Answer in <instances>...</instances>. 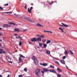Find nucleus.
I'll use <instances>...</instances> for the list:
<instances>
[{"instance_id":"1","label":"nucleus","mask_w":77,"mask_h":77,"mask_svg":"<svg viewBox=\"0 0 77 77\" xmlns=\"http://www.w3.org/2000/svg\"><path fill=\"white\" fill-rule=\"evenodd\" d=\"M32 59L33 60L35 64V65H37L38 64V60L36 59V58L35 56H33L32 57Z\"/></svg>"},{"instance_id":"2","label":"nucleus","mask_w":77,"mask_h":77,"mask_svg":"<svg viewBox=\"0 0 77 77\" xmlns=\"http://www.w3.org/2000/svg\"><path fill=\"white\" fill-rule=\"evenodd\" d=\"M31 41H32V42H36V41H39V37H38V38H33L31 39Z\"/></svg>"},{"instance_id":"3","label":"nucleus","mask_w":77,"mask_h":77,"mask_svg":"<svg viewBox=\"0 0 77 77\" xmlns=\"http://www.w3.org/2000/svg\"><path fill=\"white\" fill-rule=\"evenodd\" d=\"M32 9H33V7H30V9L29 8H28V12H29V14H31V13H32Z\"/></svg>"},{"instance_id":"4","label":"nucleus","mask_w":77,"mask_h":77,"mask_svg":"<svg viewBox=\"0 0 77 77\" xmlns=\"http://www.w3.org/2000/svg\"><path fill=\"white\" fill-rule=\"evenodd\" d=\"M62 24L63 25H60V26H61L62 27H69V25H66L63 23H62Z\"/></svg>"},{"instance_id":"5","label":"nucleus","mask_w":77,"mask_h":77,"mask_svg":"<svg viewBox=\"0 0 77 77\" xmlns=\"http://www.w3.org/2000/svg\"><path fill=\"white\" fill-rule=\"evenodd\" d=\"M35 74L37 76H39V69H38L35 72Z\"/></svg>"},{"instance_id":"6","label":"nucleus","mask_w":77,"mask_h":77,"mask_svg":"<svg viewBox=\"0 0 77 77\" xmlns=\"http://www.w3.org/2000/svg\"><path fill=\"white\" fill-rule=\"evenodd\" d=\"M43 70L44 72H48V71H49V70H48V69L46 68H44Z\"/></svg>"},{"instance_id":"7","label":"nucleus","mask_w":77,"mask_h":77,"mask_svg":"<svg viewBox=\"0 0 77 77\" xmlns=\"http://www.w3.org/2000/svg\"><path fill=\"white\" fill-rule=\"evenodd\" d=\"M19 61L18 62V63H21L22 62H23V60L21 57H19Z\"/></svg>"},{"instance_id":"8","label":"nucleus","mask_w":77,"mask_h":77,"mask_svg":"<svg viewBox=\"0 0 77 77\" xmlns=\"http://www.w3.org/2000/svg\"><path fill=\"white\" fill-rule=\"evenodd\" d=\"M50 72H53L54 73H56V71H54V69H51L50 70Z\"/></svg>"},{"instance_id":"9","label":"nucleus","mask_w":77,"mask_h":77,"mask_svg":"<svg viewBox=\"0 0 77 77\" xmlns=\"http://www.w3.org/2000/svg\"><path fill=\"white\" fill-rule=\"evenodd\" d=\"M11 13H12V12H2V14H11Z\"/></svg>"},{"instance_id":"10","label":"nucleus","mask_w":77,"mask_h":77,"mask_svg":"<svg viewBox=\"0 0 77 77\" xmlns=\"http://www.w3.org/2000/svg\"><path fill=\"white\" fill-rule=\"evenodd\" d=\"M39 37H41L42 38H45V36L44 35H39Z\"/></svg>"},{"instance_id":"11","label":"nucleus","mask_w":77,"mask_h":77,"mask_svg":"<svg viewBox=\"0 0 77 77\" xmlns=\"http://www.w3.org/2000/svg\"><path fill=\"white\" fill-rule=\"evenodd\" d=\"M52 3H50V2L49 3V5H52V4H53V3H54V2H56V3H57V2H56V1H54V2H53L52 1H51Z\"/></svg>"},{"instance_id":"12","label":"nucleus","mask_w":77,"mask_h":77,"mask_svg":"<svg viewBox=\"0 0 77 77\" xmlns=\"http://www.w3.org/2000/svg\"><path fill=\"white\" fill-rule=\"evenodd\" d=\"M60 62L63 64H65V62L64 60H61L60 61Z\"/></svg>"},{"instance_id":"13","label":"nucleus","mask_w":77,"mask_h":77,"mask_svg":"<svg viewBox=\"0 0 77 77\" xmlns=\"http://www.w3.org/2000/svg\"><path fill=\"white\" fill-rule=\"evenodd\" d=\"M64 54H66V55H67L68 54V51H67V50H65L64 51Z\"/></svg>"},{"instance_id":"14","label":"nucleus","mask_w":77,"mask_h":77,"mask_svg":"<svg viewBox=\"0 0 77 77\" xmlns=\"http://www.w3.org/2000/svg\"><path fill=\"white\" fill-rule=\"evenodd\" d=\"M48 65V64L45 63H43L42 64V66H47Z\"/></svg>"},{"instance_id":"15","label":"nucleus","mask_w":77,"mask_h":77,"mask_svg":"<svg viewBox=\"0 0 77 77\" xmlns=\"http://www.w3.org/2000/svg\"><path fill=\"white\" fill-rule=\"evenodd\" d=\"M25 19L27 21H29V18L28 17H26L25 18Z\"/></svg>"},{"instance_id":"16","label":"nucleus","mask_w":77,"mask_h":77,"mask_svg":"<svg viewBox=\"0 0 77 77\" xmlns=\"http://www.w3.org/2000/svg\"><path fill=\"white\" fill-rule=\"evenodd\" d=\"M8 24H12L13 25H15V23H12V22H8Z\"/></svg>"},{"instance_id":"17","label":"nucleus","mask_w":77,"mask_h":77,"mask_svg":"<svg viewBox=\"0 0 77 77\" xmlns=\"http://www.w3.org/2000/svg\"><path fill=\"white\" fill-rule=\"evenodd\" d=\"M69 51L70 52L71 55H74V53L72 52V51L71 50H70Z\"/></svg>"},{"instance_id":"18","label":"nucleus","mask_w":77,"mask_h":77,"mask_svg":"<svg viewBox=\"0 0 77 77\" xmlns=\"http://www.w3.org/2000/svg\"><path fill=\"white\" fill-rule=\"evenodd\" d=\"M55 63L56 64L58 65H60V64H59V63L57 61H55Z\"/></svg>"},{"instance_id":"19","label":"nucleus","mask_w":77,"mask_h":77,"mask_svg":"<svg viewBox=\"0 0 77 77\" xmlns=\"http://www.w3.org/2000/svg\"><path fill=\"white\" fill-rule=\"evenodd\" d=\"M59 29H60V30L62 31V32H64V31H63V29H62V28L59 27Z\"/></svg>"},{"instance_id":"20","label":"nucleus","mask_w":77,"mask_h":77,"mask_svg":"<svg viewBox=\"0 0 77 77\" xmlns=\"http://www.w3.org/2000/svg\"><path fill=\"white\" fill-rule=\"evenodd\" d=\"M50 42H51V41L50 40H48L47 42H46V44H50Z\"/></svg>"},{"instance_id":"21","label":"nucleus","mask_w":77,"mask_h":77,"mask_svg":"<svg viewBox=\"0 0 77 77\" xmlns=\"http://www.w3.org/2000/svg\"><path fill=\"white\" fill-rule=\"evenodd\" d=\"M47 44H43L44 48H46V47H47Z\"/></svg>"},{"instance_id":"22","label":"nucleus","mask_w":77,"mask_h":77,"mask_svg":"<svg viewBox=\"0 0 77 77\" xmlns=\"http://www.w3.org/2000/svg\"><path fill=\"white\" fill-rule=\"evenodd\" d=\"M22 45V41H20L19 42V45L20 46H21V45Z\"/></svg>"},{"instance_id":"23","label":"nucleus","mask_w":77,"mask_h":77,"mask_svg":"<svg viewBox=\"0 0 77 77\" xmlns=\"http://www.w3.org/2000/svg\"><path fill=\"white\" fill-rule=\"evenodd\" d=\"M46 53L48 54H50V52L49 51H47Z\"/></svg>"},{"instance_id":"24","label":"nucleus","mask_w":77,"mask_h":77,"mask_svg":"<svg viewBox=\"0 0 77 77\" xmlns=\"http://www.w3.org/2000/svg\"><path fill=\"white\" fill-rule=\"evenodd\" d=\"M57 70H58V71H60V72H62V70H60V69H59V68H57Z\"/></svg>"},{"instance_id":"25","label":"nucleus","mask_w":77,"mask_h":77,"mask_svg":"<svg viewBox=\"0 0 77 77\" xmlns=\"http://www.w3.org/2000/svg\"><path fill=\"white\" fill-rule=\"evenodd\" d=\"M20 57H23V58H25V57L23 56L21 54H20Z\"/></svg>"},{"instance_id":"26","label":"nucleus","mask_w":77,"mask_h":77,"mask_svg":"<svg viewBox=\"0 0 77 77\" xmlns=\"http://www.w3.org/2000/svg\"><path fill=\"white\" fill-rule=\"evenodd\" d=\"M24 71H25L26 72V71H27V68H25L24 69Z\"/></svg>"},{"instance_id":"27","label":"nucleus","mask_w":77,"mask_h":77,"mask_svg":"<svg viewBox=\"0 0 77 77\" xmlns=\"http://www.w3.org/2000/svg\"><path fill=\"white\" fill-rule=\"evenodd\" d=\"M14 31H20L18 29H14Z\"/></svg>"},{"instance_id":"28","label":"nucleus","mask_w":77,"mask_h":77,"mask_svg":"<svg viewBox=\"0 0 77 77\" xmlns=\"http://www.w3.org/2000/svg\"><path fill=\"white\" fill-rule=\"evenodd\" d=\"M50 68H53V69H54V67L52 65H51L50 66Z\"/></svg>"},{"instance_id":"29","label":"nucleus","mask_w":77,"mask_h":77,"mask_svg":"<svg viewBox=\"0 0 77 77\" xmlns=\"http://www.w3.org/2000/svg\"><path fill=\"white\" fill-rule=\"evenodd\" d=\"M4 27H8V25L7 24H5L4 25Z\"/></svg>"},{"instance_id":"30","label":"nucleus","mask_w":77,"mask_h":77,"mask_svg":"<svg viewBox=\"0 0 77 77\" xmlns=\"http://www.w3.org/2000/svg\"><path fill=\"white\" fill-rule=\"evenodd\" d=\"M39 26L40 27H44V26L43 25H41V24H39Z\"/></svg>"},{"instance_id":"31","label":"nucleus","mask_w":77,"mask_h":77,"mask_svg":"<svg viewBox=\"0 0 77 77\" xmlns=\"http://www.w3.org/2000/svg\"><path fill=\"white\" fill-rule=\"evenodd\" d=\"M42 43H39V46L40 47H42Z\"/></svg>"},{"instance_id":"32","label":"nucleus","mask_w":77,"mask_h":77,"mask_svg":"<svg viewBox=\"0 0 77 77\" xmlns=\"http://www.w3.org/2000/svg\"><path fill=\"white\" fill-rule=\"evenodd\" d=\"M39 41H42V39L41 37H39Z\"/></svg>"},{"instance_id":"33","label":"nucleus","mask_w":77,"mask_h":77,"mask_svg":"<svg viewBox=\"0 0 77 77\" xmlns=\"http://www.w3.org/2000/svg\"><path fill=\"white\" fill-rule=\"evenodd\" d=\"M19 39L20 40H22V37L19 36Z\"/></svg>"},{"instance_id":"34","label":"nucleus","mask_w":77,"mask_h":77,"mask_svg":"<svg viewBox=\"0 0 77 77\" xmlns=\"http://www.w3.org/2000/svg\"><path fill=\"white\" fill-rule=\"evenodd\" d=\"M9 5V4L8 3H7L6 4H5L4 5V6H8Z\"/></svg>"},{"instance_id":"35","label":"nucleus","mask_w":77,"mask_h":77,"mask_svg":"<svg viewBox=\"0 0 77 77\" xmlns=\"http://www.w3.org/2000/svg\"><path fill=\"white\" fill-rule=\"evenodd\" d=\"M54 59H56V60H59V58H57L54 57Z\"/></svg>"},{"instance_id":"36","label":"nucleus","mask_w":77,"mask_h":77,"mask_svg":"<svg viewBox=\"0 0 77 77\" xmlns=\"http://www.w3.org/2000/svg\"><path fill=\"white\" fill-rule=\"evenodd\" d=\"M57 76L58 77H61V75H59V74H58V75H57Z\"/></svg>"},{"instance_id":"37","label":"nucleus","mask_w":77,"mask_h":77,"mask_svg":"<svg viewBox=\"0 0 77 77\" xmlns=\"http://www.w3.org/2000/svg\"><path fill=\"white\" fill-rule=\"evenodd\" d=\"M44 32H48V33L49 32V31H48L44 30Z\"/></svg>"},{"instance_id":"38","label":"nucleus","mask_w":77,"mask_h":77,"mask_svg":"<svg viewBox=\"0 0 77 77\" xmlns=\"http://www.w3.org/2000/svg\"><path fill=\"white\" fill-rule=\"evenodd\" d=\"M66 58V56H64L63 57V59H65Z\"/></svg>"},{"instance_id":"39","label":"nucleus","mask_w":77,"mask_h":77,"mask_svg":"<svg viewBox=\"0 0 77 77\" xmlns=\"http://www.w3.org/2000/svg\"><path fill=\"white\" fill-rule=\"evenodd\" d=\"M0 9H1V10H3V8H2L1 7H0Z\"/></svg>"},{"instance_id":"40","label":"nucleus","mask_w":77,"mask_h":77,"mask_svg":"<svg viewBox=\"0 0 77 77\" xmlns=\"http://www.w3.org/2000/svg\"><path fill=\"white\" fill-rule=\"evenodd\" d=\"M19 77H23V75H19Z\"/></svg>"},{"instance_id":"41","label":"nucleus","mask_w":77,"mask_h":77,"mask_svg":"<svg viewBox=\"0 0 77 77\" xmlns=\"http://www.w3.org/2000/svg\"><path fill=\"white\" fill-rule=\"evenodd\" d=\"M25 8L26 9H27V5L25 6Z\"/></svg>"},{"instance_id":"42","label":"nucleus","mask_w":77,"mask_h":77,"mask_svg":"<svg viewBox=\"0 0 77 77\" xmlns=\"http://www.w3.org/2000/svg\"><path fill=\"white\" fill-rule=\"evenodd\" d=\"M48 33H53V32H51V31H49Z\"/></svg>"},{"instance_id":"43","label":"nucleus","mask_w":77,"mask_h":77,"mask_svg":"<svg viewBox=\"0 0 77 77\" xmlns=\"http://www.w3.org/2000/svg\"><path fill=\"white\" fill-rule=\"evenodd\" d=\"M2 53H3V51H0V54H1Z\"/></svg>"},{"instance_id":"44","label":"nucleus","mask_w":77,"mask_h":77,"mask_svg":"<svg viewBox=\"0 0 77 77\" xmlns=\"http://www.w3.org/2000/svg\"><path fill=\"white\" fill-rule=\"evenodd\" d=\"M42 73L43 74H44V71H42Z\"/></svg>"},{"instance_id":"45","label":"nucleus","mask_w":77,"mask_h":77,"mask_svg":"<svg viewBox=\"0 0 77 77\" xmlns=\"http://www.w3.org/2000/svg\"><path fill=\"white\" fill-rule=\"evenodd\" d=\"M0 51H3V49H0Z\"/></svg>"},{"instance_id":"46","label":"nucleus","mask_w":77,"mask_h":77,"mask_svg":"<svg viewBox=\"0 0 77 77\" xmlns=\"http://www.w3.org/2000/svg\"><path fill=\"white\" fill-rule=\"evenodd\" d=\"M8 62H9V63H12V61H8Z\"/></svg>"},{"instance_id":"47","label":"nucleus","mask_w":77,"mask_h":77,"mask_svg":"<svg viewBox=\"0 0 77 77\" xmlns=\"http://www.w3.org/2000/svg\"><path fill=\"white\" fill-rule=\"evenodd\" d=\"M43 42H45V40H43L42 41Z\"/></svg>"},{"instance_id":"48","label":"nucleus","mask_w":77,"mask_h":77,"mask_svg":"<svg viewBox=\"0 0 77 77\" xmlns=\"http://www.w3.org/2000/svg\"><path fill=\"white\" fill-rule=\"evenodd\" d=\"M16 38H17V39H19V36L18 37H16Z\"/></svg>"},{"instance_id":"49","label":"nucleus","mask_w":77,"mask_h":77,"mask_svg":"<svg viewBox=\"0 0 77 77\" xmlns=\"http://www.w3.org/2000/svg\"><path fill=\"white\" fill-rule=\"evenodd\" d=\"M15 36H17V34H14Z\"/></svg>"},{"instance_id":"50","label":"nucleus","mask_w":77,"mask_h":77,"mask_svg":"<svg viewBox=\"0 0 77 77\" xmlns=\"http://www.w3.org/2000/svg\"><path fill=\"white\" fill-rule=\"evenodd\" d=\"M29 44H32V43H31L30 42H29Z\"/></svg>"},{"instance_id":"51","label":"nucleus","mask_w":77,"mask_h":77,"mask_svg":"<svg viewBox=\"0 0 77 77\" xmlns=\"http://www.w3.org/2000/svg\"><path fill=\"white\" fill-rule=\"evenodd\" d=\"M3 53H6V52H5V51H4L3 52Z\"/></svg>"},{"instance_id":"52","label":"nucleus","mask_w":77,"mask_h":77,"mask_svg":"<svg viewBox=\"0 0 77 77\" xmlns=\"http://www.w3.org/2000/svg\"><path fill=\"white\" fill-rule=\"evenodd\" d=\"M8 27H11V26H10V25H8Z\"/></svg>"},{"instance_id":"53","label":"nucleus","mask_w":77,"mask_h":77,"mask_svg":"<svg viewBox=\"0 0 77 77\" xmlns=\"http://www.w3.org/2000/svg\"><path fill=\"white\" fill-rule=\"evenodd\" d=\"M42 64V63H40V65H42V64Z\"/></svg>"},{"instance_id":"54","label":"nucleus","mask_w":77,"mask_h":77,"mask_svg":"<svg viewBox=\"0 0 77 77\" xmlns=\"http://www.w3.org/2000/svg\"><path fill=\"white\" fill-rule=\"evenodd\" d=\"M2 46V44L1 43H0V47H1Z\"/></svg>"},{"instance_id":"55","label":"nucleus","mask_w":77,"mask_h":77,"mask_svg":"<svg viewBox=\"0 0 77 77\" xmlns=\"http://www.w3.org/2000/svg\"><path fill=\"white\" fill-rule=\"evenodd\" d=\"M14 15H16V14H14Z\"/></svg>"},{"instance_id":"56","label":"nucleus","mask_w":77,"mask_h":77,"mask_svg":"<svg viewBox=\"0 0 77 77\" xmlns=\"http://www.w3.org/2000/svg\"><path fill=\"white\" fill-rule=\"evenodd\" d=\"M7 77H9V75H8V76Z\"/></svg>"},{"instance_id":"57","label":"nucleus","mask_w":77,"mask_h":77,"mask_svg":"<svg viewBox=\"0 0 77 77\" xmlns=\"http://www.w3.org/2000/svg\"><path fill=\"white\" fill-rule=\"evenodd\" d=\"M9 72L8 71H5V72Z\"/></svg>"},{"instance_id":"58","label":"nucleus","mask_w":77,"mask_h":77,"mask_svg":"<svg viewBox=\"0 0 77 77\" xmlns=\"http://www.w3.org/2000/svg\"><path fill=\"white\" fill-rule=\"evenodd\" d=\"M0 77H2V76L1 75H0Z\"/></svg>"},{"instance_id":"59","label":"nucleus","mask_w":77,"mask_h":77,"mask_svg":"<svg viewBox=\"0 0 77 77\" xmlns=\"http://www.w3.org/2000/svg\"><path fill=\"white\" fill-rule=\"evenodd\" d=\"M9 59H10V60H11V58H8Z\"/></svg>"},{"instance_id":"60","label":"nucleus","mask_w":77,"mask_h":77,"mask_svg":"<svg viewBox=\"0 0 77 77\" xmlns=\"http://www.w3.org/2000/svg\"><path fill=\"white\" fill-rule=\"evenodd\" d=\"M0 41L2 42V40H0Z\"/></svg>"},{"instance_id":"61","label":"nucleus","mask_w":77,"mask_h":77,"mask_svg":"<svg viewBox=\"0 0 77 77\" xmlns=\"http://www.w3.org/2000/svg\"><path fill=\"white\" fill-rule=\"evenodd\" d=\"M24 32H26V30H23Z\"/></svg>"},{"instance_id":"62","label":"nucleus","mask_w":77,"mask_h":77,"mask_svg":"<svg viewBox=\"0 0 77 77\" xmlns=\"http://www.w3.org/2000/svg\"><path fill=\"white\" fill-rule=\"evenodd\" d=\"M2 28L0 27V30H2Z\"/></svg>"},{"instance_id":"63","label":"nucleus","mask_w":77,"mask_h":77,"mask_svg":"<svg viewBox=\"0 0 77 77\" xmlns=\"http://www.w3.org/2000/svg\"><path fill=\"white\" fill-rule=\"evenodd\" d=\"M1 35H2V34H1V33H0V36H1Z\"/></svg>"},{"instance_id":"64","label":"nucleus","mask_w":77,"mask_h":77,"mask_svg":"<svg viewBox=\"0 0 77 77\" xmlns=\"http://www.w3.org/2000/svg\"><path fill=\"white\" fill-rule=\"evenodd\" d=\"M37 25H38V26H39V23H37Z\"/></svg>"}]
</instances>
